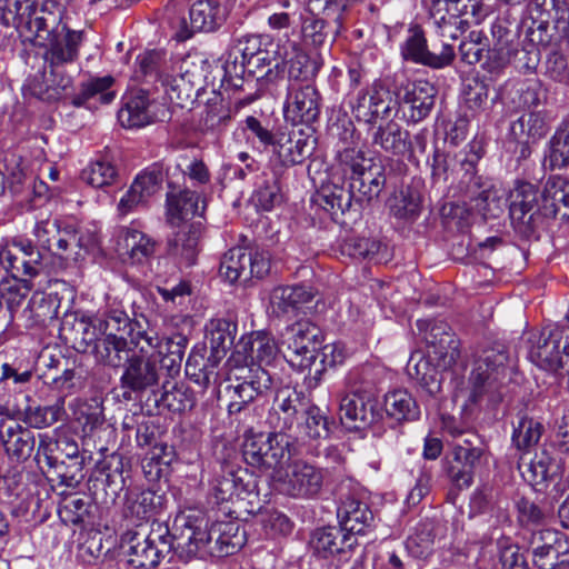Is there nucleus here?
I'll use <instances>...</instances> for the list:
<instances>
[{
	"instance_id": "nucleus-10",
	"label": "nucleus",
	"mask_w": 569,
	"mask_h": 569,
	"mask_svg": "<svg viewBox=\"0 0 569 569\" xmlns=\"http://www.w3.org/2000/svg\"><path fill=\"white\" fill-rule=\"evenodd\" d=\"M509 214L510 219L520 232H533L546 218L542 214V200L539 202V192L535 184L527 181H518L510 191Z\"/></svg>"
},
{
	"instance_id": "nucleus-36",
	"label": "nucleus",
	"mask_w": 569,
	"mask_h": 569,
	"mask_svg": "<svg viewBox=\"0 0 569 569\" xmlns=\"http://www.w3.org/2000/svg\"><path fill=\"white\" fill-rule=\"evenodd\" d=\"M476 569H530L525 555L517 545L499 546L497 552L482 551Z\"/></svg>"
},
{
	"instance_id": "nucleus-30",
	"label": "nucleus",
	"mask_w": 569,
	"mask_h": 569,
	"mask_svg": "<svg viewBox=\"0 0 569 569\" xmlns=\"http://www.w3.org/2000/svg\"><path fill=\"white\" fill-rule=\"evenodd\" d=\"M548 131L549 124L546 116L540 111L523 113L511 122L509 129L510 136L522 146L521 154H525L529 144L546 137Z\"/></svg>"
},
{
	"instance_id": "nucleus-27",
	"label": "nucleus",
	"mask_w": 569,
	"mask_h": 569,
	"mask_svg": "<svg viewBox=\"0 0 569 569\" xmlns=\"http://www.w3.org/2000/svg\"><path fill=\"white\" fill-rule=\"evenodd\" d=\"M282 67L287 69L288 84L298 86L311 83L320 68L317 61L312 60L296 42L288 43Z\"/></svg>"
},
{
	"instance_id": "nucleus-1",
	"label": "nucleus",
	"mask_w": 569,
	"mask_h": 569,
	"mask_svg": "<svg viewBox=\"0 0 569 569\" xmlns=\"http://www.w3.org/2000/svg\"><path fill=\"white\" fill-rule=\"evenodd\" d=\"M7 13L12 16V26L17 30L28 33L36 44L46 48L43 60L58 100L72 84V77L64 68L78 60L84 31L70 29L64 20V8L53 1L37 7L31 0H9Z\"/></svg>"
},
{
	"instance_id": "nucleus-16",
	"label": "nucleus",
	"mask_w": 569,
	"mask_h": 569,
	"mask_svg": "<svg viewBox=\"0 0 569 569\" xmlns=\"http://www.w3.org/2000/svg\"><path fill=\"white\" fill-rule=\"evenodd\" d=\"M34 236L43 249L60 258H68L67 251L72 247L89 248V242H84L74 230L61 229L57 219L39 221L34 227Z\"/></svg>"
},
{
	"instance_id": "nucleus-61",
	"label": "nucleus",
	"mask_w": 569,
	"mask_h": 569,
	"mask_svg": "<svg viewBox=\"0 0 569 569\" xmlns=\"http://www.w3.org/2000/svg\"><path fill=\"white\" fill-rule=\"evenodd\" d=\"M263 392L254 390V387H248L240 383H231L226 387V396L229 399V415H237L246 410L248 405L252 402L259 395Z\"/></svg>"
},
{
	"instance_id": "nucleus-52",
	"label": "nucleus",
	"mask_w": 569,
	"mask_h": 569,
	"mask_svg": "<svg viewBox=\"0 0 569 569\" xmlns=\"http://www.w3.org/2000/svg\"><path fill=\"white\" fill-rule=\"evenodd\" d=\"M248 248L234 247L229 249L220 262V274L230 283L238 280H248Z\"/></svg>"
},
{
	"instance_id": "nucleus-50",
	"label": "nucleus",
	"mask_w": 569,
	"mask_h": 569,
	"mask_svg": "<svg viewBox=\"0 0 569 569\" xmlns=\"http://www.w3.org/2000/svg\"><path fill=\"white\" fill-rule=\"evenodd\" d=\"M64 410L59 403L52 406H27L16 412L19 421H23L31 428L43 429L52 426L61 419Z\"/></svg>"
},
{
	"instance_id": "nucleus-60",
	"label": "nucleus",
	"mask_w": 569,
	"mask_h": 569,
	"mask_svg": "<svg viewBox=\"0 0 569 569\" xmlns=\"http://www.w3.org/2000/svg\"><path fill=\"white\" fill-rule=\"evenodd\" d=\"M417 327L419 331L425 332L423 338L429 346V350L459 340L450 326L443 321L430 322L429 320H418Z\"/></svg>"
},
{
	"instance_id": "nucleus-28",
	"label": "nucleus",
	"mask_w": 569,
	"mask_h": 569,
	"mask_svg": "<svg viewBox=\"0 0 569 569\" xmlns=\"http://www.w3.org/2000/svg\"><path fill=\"white\" fill-rule=\"evenodd\" d=\"M301 402L300 393L289 387L278 390L272 412L270 413V423L277 429L276 432L288 435L297 425L298 405Z\"/></svg>"
},
{
	"instance_id": "nucleus-64",
	"label": "nucleus",
	"mask_w": 569,
	"mask_h": 569,
	"mask_svg": "<svg viewBox=\"0 0 569 569\" xmlns=\"http://www.w3.org/2000/svg\"><path fill=\"white\" fill-rule=\"evenodd\" d=\"M74 418L82 426L84 433H91L103 423L102 408L98 403L79 401L74 408Z\"/></svg>"
},
{
	"instance_id": "nucleus-3",
	"label": "nucleus",
	"mask_w": 569,
	"mask_h": 569,
	"mask_svg": "<svg viewBox=\"0 0 569 569\" xmlns=\"http://www.w3.org/2000/svg\"><path fill=\"white\" fill-rule=\"evenodd\" d=\"M172 548L169 527L162 522H153L149 531L144 528L128 531L121 539L122 553L134 569L154 568Z\"/></svg>"
},
{
	"instance_id": "nucleus-62",
	"label": "nucleus",
	"mask_w": 569,
	"mask_h": 569,
	"mask_svg": "<svg viewBox=\"0 0 569 569\" xmlns=\"http://www.w3.org/2000/svg\"><path fill=\"white\" fill-rule=\"evenodd\" d=\"M97 319L104 338H108L109 333L114 336L127 335L132 322L124 311L118 309L97 316Z\"/></svg>"
},
{
	"instance_id": "nucleus-11",
	"label": "nucleus",
	"mask_w": 569,
	"mask_h": 569,
	"mask_svg": "<svg viewBox=\"0 0 569 569\" xmlns=\"http://www.w3.org/2000/svg\"><path fill=\"white\" fill-rule=\"evenodd\" d=\"M508 361L509 356L502 347L487 348L476 356L469 377L472 402H478L485 393L495 388L499 377L505 373Z\"/></svg>"
},
{
	"instance_id": "nucleus-47",
	"label": "nucleus",
	"mask_w": 569,
	"mask_h": 569,
	"mask_svg": "<svg viewBox=\"0 0 569 569\" xmlns=\"http://www.w3.org/2000/svg\"><path fill=\"white\" fill-rule=\"evenodd\" d=\"M194 78L196 76L189 71L176 76L166 73L161 84L172 102L183 106L186 102L192 100L198 91Z\"/></svg>"
},
{
	"instance_id": "nucleus-49",
	"label": "nucleus",
	"mask_w": 569,
	"mask_h": 569,
	"mask_svg": "<svg viewBox=\"0 0 569 569\" xmlns=\"http://www.w3.org/2000/svg\"><path fill=\"white\" fill-rule=\"evenodd\" d=\"M114 80L111 76L90 78L80 86V91L72 98L74 107H83L90 99L99 98L102 103H110L114 93L110 91Z\"/></svg>"
},
{
	"instance_id": "nucleus-26",
	"label": "nucleus",
	"mask_w": 569,
	"mask_h": 569,
	"mask_svg": "<svg viewBox=\"0 0 569 569\" xmlns=\"http://www.w3.org/2000/svg\"><path fill=\"white\" fill-rule=\"evenodd\" d=\"M61 332L66 340L73 343V347L86 352L90 347L99 349L98 342L102 336L97 316L92 318H77L73 317L72 321L68 318L63 321Z\"/></svg>"
},
{
	"instance_id": "nucleus-23",
	"label": "nucleus",
	"mask_w": 569,
	"mask_h": 569,
	"mask_svg": "<svg viewBox=\"0 0 569 569\" xmlns=\"http://www.w3.org/2000/svg\"><path fill=\"white\" fill-rule=\"evenodd\" d=\"M197 191L182 189L167 194V219L172 227H182L194 217H201L204 211V202Z\"/></svg>"
},
{
	"instance_id": "nucleus-19",
	"label": "nucleus",
	"mask_w": 569,
	"mask_h": 569,
	"mask_svg": "<svg viewBox=\"0 0 569 569\" xmlns=\"http://www.w3.org/2000/svg\"><path fill=\"white\" fill-rule=\"evenodd\" d=\"M393 103L396 101L391 92L380 84H375L370 90L358 93L352 110L358 120L375 123L377 119L389 116Z\"/></svg>"
},
{
	"instance_id": "nucleus-22",
	"label": "nucleus",
	"mask_w": 569,
	"mask_h": 569,
	"mask_svg": "<svg viewBox=\"0 0 569 569\" xmlns=\"http://www.w3.org/2000/svg\"><path fill=\"white\" fill-rule=\"evenodd\" d=\"M337 516L342 530L355 537L366 535L375 527V516L368 503L349 497L341 502Z\"/></svg>"
},
{
	"instance_id": "nucleus-46",
	"label": "nucleus",
	"mask_w": 569,
	"mask_h": 569,
	"mask_svg": "<svg viewBox=\"0 0 569 569\" xmlns=\"http://www.w3.org/2000/svg\"><path fill=\"white\" fill-rule=\"evenodd\" d=\"M30 291L31 283L29 280L6 278L0 282V296L2 300H4L9 312L6 329L13 323L16 312L27 299Z\"/></svg>"
},
{
	"instance_id": "nucleus-39",
	"label": "nucleus",
	"mask_w": 569,
	"mask_h": 569,
	"mask_svg": "<svg viewBox=\"0 0 569 569\" xmlns=\"http://www.w3.org/2000/svg\"><path fill=\"white\" fill-rule=\"evenodd\" d=\"M118 250L121 254H127L132 263H140L153 254L154 242L137 229L123 228L120 231Z\"/></svg>"
},
{
	"instance_id": "nucleus-21",
	"label": "nucleus",
	"mask_w": 569,
	"mask_h": 569,
	"mask_svg": "<svg viewBox=\"0 0 569 569\" xmlns=\"http://www.w3.org/2000/svg\"><path fill=\"white\" fill-rule=\"evenodd\" d=\"M311 545L320 557L338 555L341 561H347L348 555L352 552L358 541L357 538L346 533L341 527H325L315 531Z\"/></svg>"
},
{
	"instance_id": "nucleus-58",
	"label": "nucleus",
	"mask_w": 569,
	"mask_h": 569,
	"mask_svg": "<svg viewBox=\"0 0 569 569\" xmlns=\"http://www.w3.org/2000/svg\"><path fill=\"white\" fill-rule=\"evenodd\" d=\"M389 208L398 219L415 220L421 210V197L416 190H401L390 200Z\"/></svg>"
},
{
	"instance_id": "nucleus-48",
	"label": "nucleus",
	"mask_w": 569,
	"mask_h": 569,
	"mask_svg": "<svg viewBox=\"0 0 569 569\" xmlns=\"http://www.w3.org/2000/svg\"><path fill=\"white\" fill-rule=\"evenodd\" d=\"M149 101L143 94L131 97L118 112L120 124L128 129L142 128L152 122Z\"/></svg>"
},
{
	"instance_id": "nucleus-40",
	"label": "nucleus",
	"mask_w": 569,
	"mask_h": 569,
	"mask_svg": "<svg viewBox=\"0 0 569 569\" xmlns=\"http://www.w3.org/2000/svg\"><path fill=\"white\" fill-rule=\"evenodd\" d=\"M58 306L56 299L44 292H34L19 319L24 328L43 326L48 320L57 317Z\"/></svg>"
},
{
	"instance_id": "nucleus-29",
	"label": "nucleus",
	"mask_w": 569,
	"mask_h": 569,
	"mask_svg": "<svg viewBox=\"0 0 569 569\" xmlns=\"http://www.w3.org/2000/svg\"><path fill=\"white\" fill-rule=\"evenodd\" d=\"M230 12L228 0H198L190 9L192 28L214 31L224 23Z\"/></svg>"
},
{
	"instance_id": "nucleus-8",
	"label": "nucleus",
	"mask_w": 569,
	"mask_h": 569,
	"mask_svg": "<svg viewBox=\"0 0 569 569\" xmlns=\"http://www.w3.org/2000/svg\"><path fill=\"white\" fill-rule=\"evenodd\" d=\"M433 24L442 38L456 39L448 29L458 23H478L482 18L480 0H423Z\"/></svg>"
},
{
	"instance_id": "nucleus-43",
	"label": "nucleus",
	"mask_w": 569,
	"mask_h": 569,
	"mask_svg": "<svg viewBox=\"0 0 569 569\" xmlns=\"http://www.w3.org/2000/svg\"><path fill=\"white\" fill-rule=\"evenodd\" d=\"M163 180L162 168L153 164L136 177L128 193L139 207H143L153 196Z\"/></svg>"
},
{
	"instance_id": "nucleus-2",
	"label": "nucleus",
	"mask_w": 569,
	"mask_h": 569,
	"mask_svg": "<svg viewBox=\"0 0 569 569\" xmlns=\"http://www.w3.org/2000/svg\"><path fill=\"white\" fill-rule=\"evenodd\" d=\"M343 176L349 180V187L333 184L323 188L317 201L327 211L346 212L352 201L370 202L379 197L386 186L385 168L367 159L361 150L346 148L338 156Z\"/></svg>"
},
{
	"instance_id": "nucleus-55",
	"label": "nucleus",
	"mask_w": 569,
	"mask_h": 569,
	"mask_svg": "<svg viewBox=\"0 0 569 569\" xmlns=\"http://www.w3.org/2000/svg\"><path fill=\"white\" fill-rule=\"evenodd\" d=\"M551 169L566 168L569 164V121L565 120L557 128L549 141V152L546 158Z\"/></svg>"
},
{
	"instance_id": "nucleus-4",
	"label": "nucleus",
	"mask_w": 569,
	"mask_h": 569,
	"mask_svg": "<svg viewBox=\"0 0 569 569\" xmlns=\"http://www.w3.org/2000/svg\"><path fill=\"white\" fill-rule=\"evenodd\" d=\"M295 452L293 439L282 432H253L249 430L242 442V456L247 465L272 476L289 462Z\"/></svg>"
},
{
	"instance_id": "nucleus-59",
	"label": "nucleus",
	"mask_w": 569,
	"mask_h": 569,
	"mask_svg": "<svg viewBox=\"0 0 569 569\" xmlns=\"http://www.w3.org/2000/svg\"><path fill=\"white\" fill-rule=\"evenodd\" d=\"M233 376L236 383L254 387V390L260 392L268 391L273 383L269 371L253 362L250 366L237 368Z\"/></svg>"
},
{
	"instance_id": "nucleus-20",
	"label": "nucleus",
	"mask_w": 569,
	"mask_h": 569,
	"mask_svg": "<svg viewBox=\"0 0 569 569\" xmlns=\"http://www.w3.org/2000/svg\"><path fill=\"white\" fill-rule=\"evenodd\" d=\"M0 443L11 459L21 461L33 452L36 436L14 419H0Z\"/></svg>"
},
{
	"instance_id": "nucleus-34",
	"label": "nucleus",
	"mask_w": 569,
	"mask_h": 569,
	"mask_svg": "<svg viewBox=\"0 0 569 569\" xmlns=\"http://www.w3.org/2000/svg\"><path fill=\"white\" fill-rule=\"evenodd\" d=\"M313 296L311 288L302 284L279 286L272 290L270 303L277 316H283L296 312L310 302Z\"/></svg>"
},
{
	"instance_id": "nucleus-38",
	"label": "nucleus",
	"mask_w": 569,
	"mask_h": 569,
	"mask_svg": "<svg viewBox=\"0 0 569 569\" xmlns=\"http://www.w3.org/2000/svg\"><path fill=\"white\" fill-rule=\"evenodd\" d=\"M236 325L230 320L218 318L212 319L207 326L208 339L210 343L209 361L219 363L231 348L236 335Z\"/></svg>"
},
{
	"instance_id": "nucleus-25",
	"label": "nucleus",
	"mask_w": 569,
	"mask_h": 569,
	"mask_svg": "<svg viewBox=\"0 0 569 569\" xmlns=\"http://www.w3.org/2000/svg\"><path fill=\"white\" fill-rule=\"evenodd\" d=\"M168 241V252L179 264L190 267L196 263L201 234L200 223H184Z\"/></svg>"
},
{
	"instance_id": "nucleus-18",
	"label": "nucleus",
	"mask_w": 569,
	"mask_h": 569,
	"mask_svg": "<svg viewBox=\"0 0 569 569\" xmlns=\"http://www.w3.org/2000/svg\"><path fill=\"white\" fill-rule=\"evenodd\" d=\"M339 412L341 423L350 431L366 429L378 417L376 401L358 391L340 399Z\"/></svg>"
},
{
	"instance_id": "nucleus-12",
	"label": "nucleus",
	"mask_w": 569,
	"mask_h": 569,
	"mask_svg": "<svg viewBox=\"0 0 569 569\" xmlns=\"http://www.w3.org/2000/svg\"><path fill=\"white\" fill-rule=\"evenodd\" d=\"M322 340V332L318 326L308 320L297 321L287 329L288 361L299 368L310 367L316 360Z\"/></svg>"
},
{
	"instance_id": "nucleus-6",
	"label": "nucleus",
	"mask_w": 569,
	"mask_h": 569,
	"mask_svg": "<svg viewBox=\"0 0 569 569\" xmlns=\"http://www.w3.org/2000/svg\"><path fill=\"white\" fill-rule=\"evenodd\" d=\"M566 326H549L530 340L529 359L537 367L557 371L569 363V315Z\"/></svg>"
},
{
	"instance_id": "nucleus-57",
	"label": "nucleus",
	"mask_w": 569,
	"mask_h": 569,
	"mask_svg": "<svg viewBox=\"0 0 569 569\" xmlns=\"http://www.w3.org/2000/svg\"><path fill=\"white\" fill-rule=\"evenodd\" d=\"M542 431L543 426L539 421L522 416L513 428L512 442L518 450H529L539 442Z\"/></svg>"
},
{
	"instance_id": "nucleus-41",
	"label": "nucleus",
	"mask_w": 569,
	"mask_h": 569,
	"mask_svg": "<svg viewBox=\"0 0 569 569\" xmlns=\"http://www.w3.org/2000/svg\"><path fill=\"white\" fill-rule=\"evenodd\" d=\"M440 368L436 366L430 355L425 357L421 352L412 353L407 363L409 377L427 388L431 393L438 391L440 388Z\"/></svg>"
},
{
	"instance_id": "nucleus-32",
	"label": "nucleus",
	"mask_w": 569,
	"mask_h": 569,
	"mask_svg": "<svg viewBox=\"0 0 569 569\" xmlns=\"http://www.w3.org/2000/svg\"><path fill=\"white\" fill-rule=\"evenodd\" d=\"M274 60L270 51L260 52L259 54L248 59L244 62L227 59L224 62V72L229 77L242 78L247 72L252 77H266L268 81H273L279 74L280 63H276V72L271 69V63Z\"/></svg>"
},
{
	"instance_id": "nucleus-14",
	"label": "nucleus",
	"mask_w": 569,
	"mask_h": 569,
	"mask_svg": "<svg viewBox=\"0 0 569 569\" xmlns=\"http://www.w3.org/2000/svg\"><path fill=\"white\" fill-rule=\"evenodd\" d=\"M436 87L425 80L408 83L397 96L396 103L402 109L408 122L425 120L435 107Z\"/></svg>"
},
{
	"instance_id": "nucleus-17",
	"label": "nucleus",
	"mask_w": 569,
	"mask_h": 569,
	"mask_svg": "<svg viewBox=\"0 0 569 569\" xmlns=\"http://www.w3.org/2000/svg\"><path fill=\"white\" fill-rule=\"evenodd\" d=\"M401 54L406 60L433 69H441L451 64L456 56L452 46L447 42L441 43L440 53L429 51L423 32L418 27L410 29V36L401 47Z\"/></svg>"
},
{
	"instance_id": "nucleus-33",
	"label": "nucleus",
	"mask_w": 569,
	"mask_h": 569,
	"mask_svg": "<svg viewBox=\"0 0 569 569\" xmlns=\"http://www.w3.org/2000/svg\"><path fill=\"white\" fill-rule=\"evenodd\" d=\"M273 152L283 167L301 163L315 149L313 141L301 133L281 134L273 142Z\"/></svg>"
},
{
	"instance_id": "nucleus-9",
	"label": "nucleus",
	"mask_w": 569,
	"mask_h": 569,
	"mask_svg": "<svg viewBox=\"0 0 569 569\" xmlns=\"http://www.w3.org/2000/svg\"><path fill=\"white\" fill-rule=\"evenodd\" d=\"M532 563L537 569H568L569 540L552 529L532 531L528 539Z\"/></svg>"
},
{
	"instance_id": "nucleus-44",
	"label": "nucleus",
	"mask_w": 569,
	"mask_h": 569,
	"mask_svg": "<svg viewBox=\"0 0 569 569\" xmlns=\"http://www.w3.org/2000/svg\"><path fill=\"white\" fill-rule=\"evenodd\" d=\"M163 507V498L152 490L130 492L124 503L126 516L146 519L159 512Z\"/></svg>"
},
{
	"instance_id": "nucleus-35",
	"label": "nucleus",
	"mask_w": 569,
	"mask_h": 569,
	"mask_svg": "<svg viewBox=\"0 0 569 569\" xmlns=\"http://www.w3.org/2000/svg\"><path fill=\"white\" fill-rule=\"evenodd\" d=\"M371 140L373 147L392 156H402L410 147L409 132L393 120L375 128Z\"/></svg>"
},
{
	"instance_id": "nucleus-13",
	"label": "nucleus",
	"mask_w": 569,
	"mask_h": 569,
	"mask_svg": "<svg viewBox=\"0 0 569 569\" xmlns=\"http://www.w3.org/2000/svg\"><path fill=\"white\" fill-rule=\"evenodd\" d=\"M321 96L312 83L287 84L284 119L292 124H312L320 116Z\"/></svg>"
},
{
	"instance_id": "nucleus-45",
	"label": "nucleus",
	"mask_w": 569,
	"mask_h": 569,
	"mask_svg": "<svg viewBox=\"0 0 569 569\" xmlns=\"http://www.w3.org/2000/svg\"><path fill=\"white\" fill-rule=\"evenodd\" d=\"M31 256V260H27L26 256H21L12 248H7L0 251V263L11 273L10 278L21 279L22 276L33 278L39 273L41 253L33 252Z\"/></svg>"
},
{
	"instance_id": "nucleus-51",
	"label": "nucleus",
	"mask_w": 569,
	"mask_h": 569,
	"mask_svg": "<svg viewBox=\"0 0 569 569\" xmlns=\"http://www.w3.org/2000/svg\"><path fill=\"white\" fill-rule=\"evenodd\" d=\"M81 179L92 188L113 186L119 179L117 167L106 158L91 161L81 172Z\"/></svg>"
},
{
	"instance_id": "nucleus-53",
	"label": "nucleus",
	"mask_w": 569,
	"mask_h": 569,
	"mask_svg": "<svg viewBox=\"0 0 569 569\" xmlns=\"http://www.w3.org/2000/svg\"><path fill=\"white\" fill-rule=\"evenodd\" d=\"M246 358L269 365L277 355L278 347L274 339L267 332L256 331L242 341Z\"/></svg>"
},
{
	"instance_id": "nucleus-63",
	"label": "nucleus",
	"mask_w": 569,
	"mask_h": 569,
	"mask_svg": "<svg viewBox=\"0 0 569 569\" xmlns=\"http://www.w3.org/2000/svg\"><path fill=\"white\" fill-rule=\"evenodd\" d=\"M163 62V53L160 51H147L137 58V77L150 78L153 81H162L166 73L160 69Z\"/></svg>"
},
{
	"instance_id": "nucleus-37",
	"label": "nucleus",
	"mask_w": 569,
	"mask_h": 569,
	"mask_svg": "<svg viewBox=\"0 0 569 569\" xmlns=\"http://www.w3.org/2000/svg\"><path fill=\"white\" fill-rule=\"evenodd\" d=\"M211 535H213V547L210 553L228 556L242 548L246 541L244 531H240V526L232 521H219L211 525Z\"/></svg>"
},
{
	"instance_id": "nucleus-31",
	"label": "nucleus",
	"mask_w": 569,
	"mask_h": 569,
	"mask_svg": "<svg viewBox=\"0 0 569 569\" xmlns=\"http://www.w3.org/2000/svg\"><path fill=\"white\" fill-rule=\"evenodd\" d=\"M243 476H247L246 470H236L229 466L222 467L221 472L216 476L211 483V495L216 502L230 501L242 493H250L253 487L249 482H244Z\"/></svg>"
},
{
	"instance_id": "nucleus-5",
	"label": "nucleus",
	"mask_w": 569,
	"mask_h": 569,
	"mask_svg": "<svg viewBox=\"0 0 569 569\" xmlns=\"http://www.w3.org/2000/svg\"><path fill=\"white\" fill-rule=\"evenodd\" d=\"M173 530L174 532L171 535L172 550L183 561L203 557L210 553V548H214L211 526L207 527L206 519L200 512L179 513L174 519Z\"/></svg>"
},
{
	"instance_id": "nucleus-54",
	"label": "nucleus",
	"mask_w": 569,
	"mask_h": 569,
	"mask_svg": "<svg viewBox=\"0 0 569 569\" xmlns=\"http://www.w3.org/2000/svg\"><path fill=\"white\" fill-rule=\"evenodd\" d=\"M299 435L310 440L327 439L330 435V423L327 416L315 405L303 411V421L297 423Z\"/></svg>"
},
{
	"instance_id": "nucleus-7",
	"label": "nucleus",
	"mask_w": 569,
	"mask_h": 569,
	"mask_svg": "<svg viewBox=\"0 0 569 569\" xmlns=\"http://www.w3.org/2000/svg\"><path fill=\"white\" fill-rule=\"evenodd\" d=\"M286 465L272 476L281 493L292 498H312L321 491L325 479L321 468L303 459Z\"/></svg>"
},
{
	"instance_id": "nucleus-24",
	"label": "nucleus",
	"mask_w": 569,
	"mask_h": 569,
	"mask_svg": "<svg viewBox=\"0 0 569 569\" xmlns=\"http://www.w3.org/2000/svg\"><path fill=\"white\" fill-rule=\"evenodd\" d=\"M542 214L547 218L569 220V180L561 176H550L540 194Z\"/></svg>"
},
{
	"instance_id": "nucleus-42",
	"label": "nucleus",
	"mask_w": 569,
	"mask_h": 569,
	"mask_svg": "<svg viewBox=\"0 0 569 569\" xmlns=\"http://www.w3.org/2000/svg\"><path fill=\"white\" fill-rule=\"evenodd\" d=\"M385 408L387 415L397 421H413L420 416L419 406L405 389L388 392L385 396Z\"/></svg>"
},
{
	"instance_id": "nucleus-56",
	"label": "nucleus",
	"mask_w": 569,
	"mask_h": 569,
	"mask_svg": "<svg viewBox=\"0 0 569 569\" xmlns=\"http://www.w3.org/2000/svg\"><path fill=\"white\" fill-rule=\"evenodd\" d=\"M103 347V351L98 349V352L104 359L106 363L111 367H120L127 363V359H130V351L132 350V345L127 335L114 336L109 333L108 338H103L101 340V345Z\"/></svg>"
},
{
	"instance_id": "nucleus-15",
	"label": "nucleus",
	"mask_w": 569,
	"mask_h": 569,
	"mask_svg": "<svg viewBox=\"0 0 569 569\" xmlns=\"http://www.w3.org/2000/svg\"><path fill=\"white\" fill-rule=\"evenodd\" d=\"M160 380V367L158 357L153 353L149 356L132 355L123 365V372L120 377V383L123 389L132 392H143L158 386Z\"/></svg>"
}]
</instances>
